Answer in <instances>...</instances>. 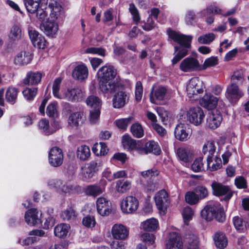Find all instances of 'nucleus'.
<instances>
[{
	"label": "nucleus",
	"mask_w": 249,
	"mask_h": 249,
	"mask_svg": "<svg viewBox=\"0 0 249 249\" xmlns=\"http://www.w3.org/2000/svg\"><path fill=\"white\" fill-rule=\"evenodd\" d=\"M204 89L203 82L198 77H195L188 82L186 87V92L189 98H195L199 94H202Z\"/></svg>",
	"instance_id": "20e7f679"
},
{
	"label": "nucleus",
	"mask_w": 249,
	"mask_h": 249,
	"mask_svg": "<svg viewBox=\"0 0 249 249\" xmlns=\"http://www.w3.org/2000/svg\"><path fill=\"white\" fill-rule=\"evenodd\" d=\"M207 167L211 171H216L222 166L221 160L219 157L207 158Z\"/></svg>",
	"instance_id": "79ce46f5"
},
{
	"label": "nucleus",
	"mask_w": 249,
	"mask_h": 249,
	"mask_svg": "<svg viewBox=\"0 0 249 249\" xmlns=\"http://www.w3.org/2000/svg\"><path fill=\"white\" fill-rule=\"evenodd\" d=\"M28 33L30 38L35 47L43 49L46 46V40L43 36L31 27L28 28Z\"/></svg>",
	"instance_id": "f3484780"
},
{
	"label": "nucleus",
	"mask_w": 249,
	"mask_h": 249,
	"mask_svg": "<svg viewBox=\"0 0 249 249\" xmlns=\"http://www.w3.org/2000/svg\"><path fill=\"white\" fill-rule=\"evenodd\" d=\"M41 213L36 209L28 210L25 214V220L30 226H36L41 223Z\"/></svg>",
	"instance_id": "dca6fc26"
},
{
	"label": "nucleus",
	"mask_w": 249,
	"mask_h": 249,
	"mask_svg": "<svg viewBox=\"0 0 249 249\" xmlns=\"http://www.w3.org/2000/svg\"><path fill=\"white\" fill-rule=\"evenodd\" d=\"M139 203L138 199L132 196H128L124 198L121 203L122 212L126 214L135 213L139 208Z\"/></svg>",
	"instance_id": "423d86ee"
},
{
	"label": "nucleus",
	"mask_w": 249,
	"mask_h": 249,
	"mask_svg": "<svg viewBox=\"0 0 249 249\" xmlns=\"http://www.w3.org/2000/svg\"><path fill=\"white\" fill-rule=\"evenodd\" d=\"M199 199H202L206 197L208 195V191L207 189L202 186H197L195 190Z\"/></svg>",
	"instance_id": "774afa93"
},
{
	"label": "nucleus",
	"mask_w": 249,
	"mask_h": 249,
	"mask_svg": "<svg viewBox=\"0 0 249 249\" xmlns=\"http://www.w3.org/2000/svg\"><path fill=\"white\" fill-rule=\"evenodd\" d=\"M188 249H197L199 247L198 238L195 234H189L186 237Z\"/></svg>",
	"instance_id": "603ef678"
},
{
	"label": "nucleus",
	"mask_w": 249,
	"mask_h": 249,
	"mask_svg": "<svg viewBox=\"0 0 249 249\" xmlns=\"http://www.w3.org/2000/svg\"><path fill=\"white\" fill-rule=\"evenodd\" d=\"M167 32L170 38L173 39L180 45V47L177 46L174 47L175 52H178V53L172 60V64L175 65L187 55L188 49L191 46L192 36L189 35H183L171 29H168Z\"/></svg>",
	"instance_id": "f03ea898"
},
{
	"label": "nucleus",
	"mask_w": 249,
	"mask_h": 249,
	"mask_svg": "<svg viewBox=\"0 0 249 249\" xmlns=\"http://www.w3.org/2000/svg\"><path fill=\"white\" fill-rule=\"evenodd\" d=\"M85 53L89 54H98L102 56L106 55V51L102 48L89 47L85 50Z\"/></svg>",
	"instance_id": "69168bd1"
},
{
	"label": "nucleus",
	"mask_w": 249,
	"mask_h": 249,
	"mask_svg": "<svg viewBox=\"0 0 249 249\" xmlns=\"http://www.w3.org/2000/svg\"><path fill=\"white\" fill-rule=\"evenodd\" d=\"M222 121L221 112L217 110H213L209 112L207 119L208 126L211 129H216L220 125Z\"/></svg>",
	"instance_id": "aec40b11"
},
{
	"label": "nucleus",
	"mask_w": 249,
	"mask_h": 249,
	"mask_svg": "<svg viewBox=\"0 0 249 249\" xmlns=\"http://www.w3.org/2000/svg\"><path fill=\"white\" fill-rule=\"evenodd\" d=\"M101 109H90L89 121L92 124H97L100 119Z\"/></svg>",
	"instance_id": "6e6d98bb"
},
{
	"label": "nucleus",
	"mask_w": 249,
	"mask_h": 249,
	"mask_svg": "<svg viewBox=\"0 0 249 249\" xmlns=\"http://www.w3.org/2000/svg\"><path fill=\"white\" fill-rule=\"evenodd\" d=\"M58 104L56 102L51 103L47 106L46 113L50 117L56 118L58 116Z\"/></svg>",
	"instance_id": "864d4df0"
},
{
	"label": "nucleus",
	"mask_w": 249,
	"mask_h": 249,
	"mask_svg": "<svg viewBox=\"0 0 249 249\" xmlns=\"http://www.w3.org/2000/svg\"><path fill=\"white\" fill-rule=\"evenodd\" d=\"M32 56L29 52H21L18 53L14 59V63L18 65H25L30 63Z\"/></svg>",
	"instance_id": "2f4dec72"
},
{
	"label": "nucleus",
	"mask_w": 249,
	"mask_h": 249,
	"mask_svg": "<svg viewBox=\"0 0 249 249\" xmlns=\"http://www.w3.org/2000/svg\"><path fill=\"white\" fill-rule=\"evenodd\" d=\"M90 156L89 148L85 145H83L77 149V156L78 158L82 160H87Z\"/></svg>",
	"instance_id": "a18cd8bd"
},
{
	"label": "nucleus",
	"mask_w": 249,
	"mask_h": 249,
	"mask_svg": "<svg viewBox=\"0 0 249 249\" xmlns=\"http://www.w3.org/2000/svg\"><path fill=\"white\" fill-rule=\"evenodd\" d=\"M105 191L104 185L100 186L98 184L88 185L85 188V193L87 195L94 197L101 195Z\"/></svg>",
	"instance_id": "7c9ffc66"
},
{
	"label": "nucleus",
	"mask_w": 249,
	"mask_h": 249,
	"mask_svg": "<svg viewBox=\"0 0 249 249\" xmlns=\"http://www.w3.org/2000/svg\"><path fill=\"white\" fill-rule=\"evenodd\" d=\"M40 29L46 36L53 37L58 31V25L57 21L49 18L40 25Z\"/></svg>",
	"instance_id": "412c9836"
},
{
	"label": "nucleus",
	"mask_w": 249,
	"mask_h": 249,
	"mask_svg": "<svg viewBox=\"0 0 249 249\" xmlns=\"http://www.w3.org/2000/svg\"><path fill=\"white\" fill-rule=\"evenodd\" d=\"M82 113L80 112H75L71 113L68 119L69 126L73 128H77L82 124Z\"/></svg>",
	"instance_id": "473e14b6"
},
{
	"label": "nucleus",
	"mask_w": 249,
	"mask_h": 249,
	"mask_svg": "<svg viewBox=\"0 0 249 249\" xmlns=\"http://www.w3.org/2000/svg\"><path fill=\"white\" fill-rule=\"evenodd\" d=\"M211 186L214 195L216 196H225V199L226 200H229L232 196L231 191L227 186L213 181L212 182Z\"/></svg>",
	"instance_id": "4468645a"
},
{
	"label": "nucleus",
	"mask_w": 249,
	"mask_h": 249,
	"mask_svg": "<svg viewBox=\"0 0 249 249\" xmlns=\"http://www.w3.org/2000/svg\"><path fill=\"white\" fill-rule=\"evenodd\" d=\"M38 126L39 129L46 135H49L53 133V131L49 130V122L46 119L40 120L38 123Z\"/></svg>",
	"instance_id": "4d7b16f0"
},
{
	"label": "nucleus",
	"mask_w": 249,
	"mask_h": 249,
	"mask_svg": "<svg viewBox=\"0 0 249 249\" xmlns=\"http://www.w3.org/2000/svg\"><path fill=\"white\" fill-rule=\"evenodd\" d=\"M101 167V163L97 161L92 160L88 162L82 168V173L86 179H90L93 177L94 174L99 171Z\"/></svg>",
	"instance_id": "9d476101"
},
{
	"label": "nucleus",
	"mask_w": 249,
	"mask_h": 249,
	"mask_svg": "<svg viewBox=\"0 0 249 249\" xmlns=\"http://www.w3.org/2000/svg\"><path fill=\"white\" fill-rule=\"evenodd\" d=\"M215 37L214 34L209 33L199 36L197 41L200 44H209L215 39Z\"/></svg>",
	"instance_id": "bf43d9fd"
},
{
	"label": "nucleus",
	"mask_w": 249,
	"mask_h": 249,
	"mask_svg": "<svg viewBox=\"0 0 249 249\" xmlns=\"http://www.w3.org/2000/svg\"><path fill=\"white\" fill-rule=\"evenodd\" d=\"M204 116L205 115L203 110L198 107L190 108L187 113V117L189 121L195 125H198L201 124L204 120Z\"/></svg>",
	"instance_id": "6e6552de"
},
{
	"label": "nucleus",
	"mask_w": 249,
	"mask_h": 249,
	"mask_svg": "<svg viewBox=\"0 0 249 249\" xmlns=\"http://www.w3.org/2000/svg\"><path fill=\"white\" fill-rule=\"evenodd\" d=\"M245 70L239 69L235 71L231 77L230 83L234 84H242L245 81Z\"/></svg>",
	"instance_id": "e433bc0d"
},
{
	"label": "nucleus",
	"mask_w": 249,
	"mask_h": 249,
	"mask_svg": "<svg viewBox=\"0 0 249 249\" xmlns=\"http://www.w3.org/2000/svg\"><path fill=\"white\" fill-rule=\"evenodd\" d=\"M93 152L97 156H103L107 154L108 148L105 143L103 142L95 143L92 147Z\"/></svg>",
	"instance_id": "de8ad7c7"
},
{
	"label": "nucleus",
	"mask_w": 249,
	"mask_h": 249,
	"mask_svg": "<svg viewBox=\"0 0 249 249\" xmlns=\"http://www.w3.org/2000/svg\"><path fill=\"white\" fill-rule=\"evenodd\" d=\"M18 93V91L17 88L13 87H9L5 94L7 101L14 104L17 99Z\"/></svg>",
	"instance_id": "09e8293b"
},
{
	"label": "nucleus",
	"mask_w": 249,
	"mask_h": 249,
	"mask_svg": "<svg viewBox=\"0 0 249 249\" xmlns=\"http://www.w3.org/2000/svg\"><path fill=\"white\" fill-rule=\"evenodd\" d=\"M42 77V74L38 71H29L24 79L23 83L31 85L38 84L41 81Z\"/></svg>",
	"instance_id": "c85d7f7f"
},
{
	"label": "nucleus",
	"mask_w": 249,
	"mask_h": 249,
	"mask_svg": "<svg viewBox=\"0 0 249 249\" xmlns=\"http://www.w3.org/2000/svg\"><path fill=\"white\" fill-rule=\"evenodd\" d=\"M62 82V79L61 78H57L55 79L53 83L52 89L53 94V96L59 99H61L62 95L63 94V91L65 89L61 90L60 91V86Z\"/></svg>",
	"instance_id": "49530a36"
},
{
	"label": "nucleus",
	"mask_w": 249,
	"mask_h": 249,
	"mask_svg": "<svg viewBox=\"0 0 249 249\" xmlns=\"http://www.w3.org/2000/svg\"><path fill=\"white\" fill-rule=\"evenodd\" d=\"M213 238L215 246L220 249L225 248L227 245V239L225 235L222 232H218L215 233Z\"/></svg>",
	"instance_id": "ea45409f"
},
{
	"label": "nucleus",
	"mask_w": 249,
	"mask_h": 249,
	"mask_svg": "<svg viewBox=\"0 0 249 249\" xmlns=\"http://www.w3.org/2000/svg\"><path fill=\"white\" fill-rule=\"evenodd\" d=\"M138 153L141 154L153 153L156 155H159L160 149L158 143L154 141H149L145 144L144 147L139 149Z\"/></svg>",
	"instance_id": "bb28decb"
},
{
	"label": "nucleus",
	"mask_w": 249,
	"mask_h": 249,
	"mask_svg": "<svg viewBox=\"0 0 249 249\" xmlns=\"http://www.w3.org/2000/svg\"><path fill=\"white\" fill-rule=\"evenodd\" d=\"M37 88H26L22 91L24 97L28 100H32L36 95Z\"/></svg>",
	"instance_id": "0e129e2a"
},
{
	"label": "nucleus",
	"mask_w": 249,
	"mask_h": 249,
	"mask_svg": "<svg viewBox=\"0 0 249 249\" xmlns=\"http://www.w3.org/2000/svg\"><path fill=\"white\" fill-rule=\"evenodd\" d=\"M236 9L232 8L230 11H228L225 14H223L222 10L215 6H211L209 8L201 11L198 15V17H203L208 16V15L214 13V14H223L225 16H229L234 14L235 12Z\"/></svg>",
	"instance_id": "cd10ccee"
},
{
	"label": "nucleus",
	"mask_w": 249,
	"mask_h": 249,
	"mask_svg": "<svg viewBox=\"0 0 249 249\" xmlns=\"http://www.w3.org/2000/svg\"><path fill=\"white\" fill-rule=\"evenodd\" d=\"M216 209V204L205 207L201 212L202 217L207 221L212 220L214 217Z\"/></svg>",
	"instance_id": "72a5a7b5"
},
{
	"label": "nucleus",
	"mask_w": 249,
	"mask_h": 249,
	"mask_svg": "<svg viewBox=\"0 0 249 249\" xmlns=\"http://www.w3.org/2000/svg\"><path fill=\"white\" fill-rule=\"evenodd\" d=\"M143 228L145 231H152L159 227V222L155 218H151L147 219L142 223Z\"/></svg>",
	"instance_id": "c03bdc74"
},
{
	"label": "nucleus",
	"mask_w": 249,
	"mask_h": 249,
	"mask_svg": "<svg viewBox=\"0 0 249 249\" xmlns=\"http://www.w3.org/2000/svg\"><path fill=\"white\" fill-rule=\"evenodd\" d=\"M216 150L215 143L213 141H207L203 146L202 152L207 158L213 157Z\"/></svg>",
	"instance_id": "37998d69"
},
{
	"label": "nucleus",
	"mask_w": 249,
	"mask_h": 249,
	"mask_svg": "<svg viewBox=\"0 0 249 249\" xmlns=\"http://www.w3.org/2000/svg\"><path fill=\"white\" fill-rule=\"evenodd\" d=\"M86 103L90 109H101L102 105V100L95 95L88 96L86 100Z\"/></svg>",
	"instance_id": "4c0bfd02"
},
{
	"label": "nucleus",
	"mask_w": 249,
	"mask_h": 249,
	"mask_svg": "<svg viewBox=\"0 0 249 249\" xmlns=\"http://www.w3.org/2000/svg\"><path fill=\"white\" fill-rule=\"evenodd\" d=\"M185 201L190 205L196 204L199 200L198 196L195 192L189 191L186 193L185 196Z\"/></svg>",
	"instance_id": "13d9d810"
},
{
	"label": "nucleus",
	"mask_w": 249,
	"mask_h": 249,
	"mask_svg": "<svg viewBox=\"0 0 249 249\" xmlns=\"http://www.w3.org/2000/svg\"><path fill=\"white\" fill-rule=\"evenodd\" d=\"M166 89L163 87H159L157 89H153L150 95V101L154 104H159L162 101L166 93Z\"/></svg>",
	"instance_id": "393cba45"
},
{
	"label": "nucleus",
	"mask_w": 249,
	"mask_h": 249,
	"mask_svg": "<svg viewBox=\"0 0 249 249\" xmlns=\"http://www.w3.org/2000/svg\"><path fill=\"white\" fill-rule=\"evenodd\" d=\"M198 61L192 57H189L183 59L180 64L179 69L183 72H192L199 69Z\"/></svg>",
	"instance_id": "2eb2a0df"
},
{
	"label": "nucleus",
	"mask_w": 249,
	"mask_h": 249,
	"mask_svg": "<svg viewBox=\"0 0 249 249\" xmlns=\"http://www.w3.org/2000/svg\"><path fill=\"white\" fill-rule=\"evenodd\" d=\"M176 138L180 141H185L190 137V131L187 124H178L174 131Z\"/></svg>",
	"instance_id": "6ab92c4d"
},
{
	"label": "nucleus",
	"mask_w": 249,
	"mask_h": 249,
	"mask_svg": "<svg viewBox=\"0 0 249 249\" xmlns=\"http://www.w3.org/2000/svg\"><path fill=\"white\" fill-rule=\"evenodd\" d=\"M88 75V68L84 64L77 66L72 72L73 78L80 81H83L86 79Z\"/></svg>",
	"instance_id": "a878e982"
},
{
	"label": "nucleus",
	"mask_w": 249,
	"mask_h": 249,
	"mask_svg": "<svg viewBox=\"0 0 249 249\" xmlns=\"http://www.w3.org/2000/svg\"><path fill=\"white\" fill-rule=\"evenodd\" d=\"M132 135L136 138H142L144 135V130L142 125L139 123L133 124L130 128Z\"/></svg>",
	"instance_id": "5fc2aeb1"
},
{
	"label": "nucleus",
	"mask_w": 249,
	"mask_h": 249,
	"mask_svg": "<svg viewBox=\"0 0 249 249\" xmlns=\"http://www.w3.org/2000/svg\"><path fill=\"white\" fill-rule=\"evenodd\" d=\"M29 235L33 236H30L24 239L22 242V245H29L37 242L38 239L36 236H45V232L41 230H35L30 231Z\"/></svg>",
	"instance_id": "c756f323"
},
{
	"label": "nucleus",
	"mask_w": 249,
	"mask_h": 249,
	"mask_svg": "<svg viewBox=\"0 0 249 249\" xmlns=\"http://www.w3.org/2000/svg\"><path fill=\"white\" fill-rule=\"evenodd\" d=\"M131 188V182L128 180L120 179L116 182V191L120 194H124Z\"/></svg>",
	"instance_id": "c9c22d12"
},
{
	"label": "nucleus",
	"mask_w": 249,
	"mask_h": 249,
	"mask_svg": "<svg viewBox=\"0 0 249 249\" xmlns=\"http://www.w3.org/2000/svg\"><path fill=\"white\" fill-rule=\"evenodd\" d=\"M122 143L124 148L128 149H136L138 152L139 149H141L136 141L133 139L129 135H124L123 136Z\"/></svg>",
	"instance_id": "f704fd0d"
},
{
	"label": "nucleus",
	"mask_w": 249,
	"mask_h": 249,
	"mask_svg": "<svg viewBox=\"0 0 249 249\" xmlns=\"http://www.w3.org/2000/svg\"><path fill=\"white\" fill-rule=\"evenodd\" d=\"M51 9L49 19L56 21L57 20L62 19L64 13L62 7L56 2L53 1L49 4Z\"/></svg>",
	"instance_id": "5701e85b"
},
{
	"label": "nucleus",
	"mask_w": 249,
	"mask_h": 249,
	"mask_svg": "<svg viewBox=\"0 0 249 249\" xmlns=\"http://www.w3.org/2000/svg\"><path fill=\"white\" fill-rule=\"evenodd\" d=\"M133 118L130 117L126 118H123L115 121V123L120 129L125 130L129 124L131 123Z\"/></svg>",
	"instance_id": "680f3d73"
},
{
	"label": "nucleus",
	"mask_w": 249,
	"mask_h": 249,
	"mask_svg": "<svg viewBox=\"0 0 249 249\" xmlns=\"http://www.w3.org/2000/svg\"><path fill=\"white\" fill-rule=\"evenodd\" d=\"M216 211L214 217L219 222H223L226 218L223 208L218 203H216Z\"/></svg>",
	"instance_id": "e2e57ef3"
},
{
	"label": "nucleus",
	"mask_w": 249,
	"mask_h": 249,
	"mask_svg": "<svg viewBox=\"0 0 249 249\" xmlns=\"http://www.w3.org/2000/svg\"><path fill=\"white\" fill-rule=\"evenodd\" d=\"M63 157L61 149L56 146L53 147L50 149L49 153V163L53 167H59L63 163Z\"/></svg>",
	"instance_id": "0eeeda50"
},
{
	"label": "nucleus",
	"mask_w": 249,
	"mask_h": 249,
	"mask_svg": "<svg viewBox=\"0 0 249 249\" xmlns=\"http://www.w3.org/2000/svg\"><path fill=\"white\" fill-rule=\"evenodd\" d=\"M183 243L180 236L176 232L170 234L166 244V249H182Z\"/></svg>",
	"instance_id": "4be33fe9"
},
{
	"label": "nucleus",
	"mask_w": 249,
	"mask_h": 249,
	"mask_svg": "<svg viewBox=\"0 0 249 249\" xmlns=\"http://www.w3.org/2000/svg\"><path fill=\"white\" fill-rule=\"evenodd\" d=\"M117 92L113 98V106L114 108H120L123 107L128 101V98L126 92L123 90V86L120 84L119 89H117Z\"/></svg>",
	"instance_id": "ddd939ff"
},
{
	"label": "nucleus",
	"mask_w": 249,
	"mask_h": 249,
	"mask_svg": "<svg viewBox=\"0 0 249 249\" xmlns=\"http://www.w3.org/2000/svg\"><path fill=\"white\" fill-rule=\"evenodd\" d=\"M83 96V91L80 89L68 88L63 91L61 100H67L71 102H78Z\"/></svg>",
	"instance_id": "1a4fd4ad"
},
{
	"label": "nucleus",
	"mask_w": 249,
	"mask_h": 249,
	"mask_svg": "<svg viewBox=\"0 0 249 249\" xmlns=\"http://www.w3.org/2000/svg\"><path fill=\"white\" fill-rule=\"evenodd\" d=\"M48 185L52 188H56L57 191L64 193H75L81 191V187L76 184L70 182H65L59 179H52L48 181Z\"/></svg>",
	"instance_id": "7ed1b4c3"
},
{
	"label": "nucleus",
	"mask_w": 249,
	"mask_h": 249,
	"mask_svg": "<svg viewBox=\"0 0 249 249\" xmlns=\"http://www.w3.org/2000/svg\"><path fill=\"white\" fill-rule=\"evenodd\" d=\"M22 35V31L20 27L17 25H13L10 29L8 36L12 41L19 40Z\"/></svg>",
	"instance_id": "3c124183"
},
{
	"label": "nucleus",
	"mask_w": 249,
	"mask_h": 249,
	"mask_svg": "<svg viewBox=\"0 0 249 249\" xmlns=\"http://www.w3.org/2000/svg\"><path fill=\"white\" fill-rule=\"evenodd\" d=\"M70 229V227L69 224L64 223L60 224L57 225L54 228V234L55 236L58 237H64L67 235Z\"/></svg>",
	"instance_id": "a19ab883"
},
{
	"label": "nucleus",
	"mask_w": 249,
	"mask_h": 249,
	"mask_svg": "<svg viewBox=\"0 0 249 249\" xmlns=\"http://www.w3.org/2000/svg\"><path fill=\"white\" fill-rule=\"evenodd\" d=\"M82 223L85 227L92 228L96 224V221L94 216L87 215L83 218Z\"/></svg>",
	"instance_id": "338daca9"
},
{
	"label": "nucleus",
	"mask_w": 249,
	"mask_h": 249,
	"mask_svg": "<svg viewBox=\"0 0 249 249\" xmlns=\"http://www.w3.org/2000/svg\"><path fill=\"white\" fill-rule=\"evenodd\" d=\"M176 154L179 159L184 162H188L191 160L192 154L187 148L181 147L177 148Z\"/></svg>",
	"instance_id": "58836bf2"
},
{
	"label": "nucleus",
	"mask_w": 249,
	"mask_h": 249,
	"mask_svg": "<svg viewBox=\"0 0 249 249\" xmlns=\"http://www.w3.org/2000/svg\"><path fill=\"white\" fill-rule=\"evenodd\" d=\"M111 233L114 239L125 240L128 236L129 231L124 225L116 224L112 227Z\"/></svg>",
	"instance_id": "a211bd4d"
},
{
	"label": "nucleus",
	"mask_w": 249,
	"mask_h": 249,
	"mask_svg": "<svg viewBox=\"0 0 249 249\" xmlns=\"http://www.w3.org/2000/svg\"><path fill=\"white\" fill-rule=\"evenodd\" d=\"M155 201L160 213L164 214L168 203L167 192L164 190L159 191L155 195Z\"/></svg>",
	"instance_id": "9b49d317"
},
{
	"label": "nucleus",
	"mask_w": 249,
	"mask_h": 249,
	"mask_svg": "<svg viewBox=\"0 0 249 249\" xmlns=\"http://www.w3.org/2000/svg\"><path fill=\"white\" fill-rule=\"evenodd\" d=\"M23 2L27 11L34 14L39 6L41 0H23Z\"/></svg>",
	"instance_id": "8fccbe9b"
},
{
	"label": "nucleus",
	"mask_w": 249,
	"mask_h": 249,
	"mask_svg": "<svg viewBox=\"0 0 249 249\" xmlns=\"http://www.w3.org/2000/svg\"><path fill=\"white\" fill-rule=\"evenodd\" d=\"M218 98L210 93H206L200 100V105L208 109H213L217 104Z\"/></svg>",
	"instance_id": "b1692460"
},
{
	"label": "nucleus",
	"mask_w": 249,
	"mask_h": 249,
	"mask_svg": "<svg viewBox=\"0 0 249 249\" xmlns=\"http://www.w3.org/2000/svg\"><path fill=\"white\" fill-rule=\"evenodd\" d=\"M191 169L195 172L203 171L204 167L202 158H198L196 159L191 165Z\"/></svg>",
	"instance_id": "052dcab7"
},
{
	"label": "nucleus",
	"mask_w": 249,
	"mask_h": 249,
	"mask_svg": "<svg viewBox=\"0 0 249 249\" xmlns=\"http://www.w3.org/2000/svg\"><path fill=\"white\" fill-rule=\"evenodd\" d=\"M97 212L102 216L108 215L112 212V205L110 200L104 197H99L96 200Z\"/></svg>",
	"instance_id": "f8f14e48"
},
{
	"label": "nucleus",
	"mask_w": 249,
	"mask_h": 249,
	"mask_svg": "<svg viewBox=\"0 0 249 249\" xmlns=\"http://www.w3.org/2000/svg\"><path fill=\"white\" fill-rule=\"evenodd\" d=\"M117 74V70L112 66L106 65L99 69L97 77L99 89L102 92L112 93L119 89L120 84L114 80Z\"/></svg>",
	"instance_id": "f257e3e1"
},
{
	"label": "nucleus",
	"mask_w": 249,
	"mask_h": 249,
	"mask_svg": "<svg viewBox=\"0 0 249 249\" xmlns=\"http://www.w3.org/2000/svg\"><path fill=\"white\" fill-rule=\"evenodd\" d=\"M225 95L231 104H235L244 96V93L238 85L230 83L227 87Z\"/></svg>",
	"instance_id": "39448f33"
}]
</instances>
